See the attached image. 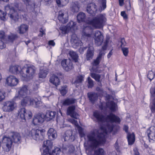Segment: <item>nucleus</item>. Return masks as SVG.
Instances as JSON below:
<instances>
[{
    "instance_id": "obj_1",
    "label": "nucleus",
    "mask_w": 155,
    "mask_h": 155,
    "mask_svg": "<svg viewBox=\"0 0 155 155\" xmlns=\"http://www.w3.org/2000/svg\"><path fill=\"white\" fill-rule=\"evenodd\" d=\"M97 130L91 132L87 136L88 140L84 143V145L87 155H105V152L102 148L94 150L100 144L105 142L104 134H96Z\"/></svg>"
},
{
    "instance_id": "obj_2",
    "label": "nucleus",
    "mask_w": 155,
    "mask_h": 155,
    "mask_svg": "<svg viewBox=\"0 0 155 155\" xmlns=\"http://www.w3.org/2000/svg\"><path fill=\"white\" fill-rule=\"evenodd\" d=\"M93 115L99 123L101 124L99 129H95L91 132L96 130L97 132L96 134H97L106 135L107 133H110L114 128L113 123H119L120 122V118L112 113L105 117L100 112L96 110L93 112Z\"/></svg>"
},
{
    "instance_id": "obj_3",
    "label": "nucleus",
    "mask_w": 155,
    "mask_h": 155,
    "mask_svg": "<svg viewBox=\"0 0 155 155\" xmlns=\"http://www.w3.org/2000/svg\"><path fill=\"white\" fill-rule=\"evenodd\" d=\"M106 21V18L104 15L100 14L92 20H89L87 21L88 24L83 26L82 29L83 37L90 38L93 33V29L90 25H91L96 28L103 27V24Z\"/></svg>"
},
{
    "instance_id": "obj_4",
    "label": "nucleus",
    "mask_w": 155,
    "mask_h": 155,
    "mask_svg": "<svg viewBox=\"0 0 155 155\" xmlns=\"http://www.w3.org/2000/svg\"><path fill=\"white\" fill-rule=\"evenodd\" d=\"M5 11L8 14L12 21L16 22L19 19V15L17 11L15 10L12 7L9 5H7L5 7Z\"/></svg>"
},
{
    "instance_id": "obj_5",
    "label": "nucleus",
    "mask_w": 155,
    "mask_h": 155,
    "mask_svg": "<svg viewBox=\"0 0 155 155\" xmlns=\"http://www.w3.org/2000/svg\"><path fill=\"white\" fill-rule=\"evenodd\" d=\"M45 132L44 130L33 129L31 131L30 134L34 140L37 141L42 140L44 137Z\"/></svg>"
},
{
    "instance_id": "obj_6",
    "label": "nucleus",
    "mask_w": 155,
    "mask_h": 155,
    "mask_svg": "<svg viewBox=\"0 0 155 155\" xmlns=\"http://www.w3.org/2000/svg\"><path fill=\"white\" fill-rule=\"evenodd\" d=\"M28 86H24L20 89L19 92V97L20 98L22 97L23 98L21 101V104L23 106H24L27 103L29 99L28 97L27 96Z\"/></svg>"
},
{
    "instance_id": "obj_7",
    "label": "nucleus",
    "mask_w": 155,
    "mask_h": 155,
    "mask_svg": "<svg viewBox=\"0 0 155 155\" xmlns=\"http://www.w3.org/2000/svg\"><path fill=\"white\" fill-rule=\"evenodd\" d=\"M76 23L73 21H70L66 26L61 27V29L64 34H65L69 32H74L76 30Z\"/></svg>"
},
{
    "instance_id": "obj_8",
    "label": "nucleus",
    "mask_w": 155,
    "mask_h": 155,
    "mask_svg": "<svg viewBox=\"0 0 155 155\" xmlns=\"http://www.w3.org/2000/svg\"><path fill=\"white\" fill-rule=\"evenodd\" d=\"M2 143L6 151H9L12 147L13 141L9 137L4 136L2 139Z\"/></svg>"
},
{
    "instance_id": "obj_9",
    "label": "nucleus",
    "mask_w": 155,
    "mask_h": 155,
    "mask_svg": "<svg viewBox=\"0 0 155 155\" xmlns=\"http://www.w3.org/2000/svg\"><path fill=\"white\" fill-rule=\"evenodd\" d=\"M15 102L13 101H7L3 104L2 109L4 111L10 112L15 108Z\"/></svg>"
},
{
    "instance_id": "obj_10",
    "label": "nucleus",
    "mask_w": 155,
    "mask_h": 155,
    "mask_svg": "<svg viewBox=\"0 0 155 155\" xmlns=\"http://www.w3.org/2000/svg\"><path fill=\"white\" fill-rule=\"evenodd\" d=\"M63 68L66 71L71 70L73 68V64L69 59H64L61 62Z\"/></svg>"
},
{
    "instance_id": "obj_11",
    "label": "nucleus",
    "mask_w": 155,
    "mask_h": 155,
    "mask_svg": "<svg viewBox=\"0 0 155 155\" xmlns=\"http://www.w3.org/2000/svg\"><path fill=\"white\" fill-rule=\"evenodd\" d=\"M94 41L95 44L97 46L101 45L103 41L104 37L99 31H95L94 34Z\"/></svg>"
},
{
    "instance_id": "obj_12",
    "label": "nucleus",
    "mask_w": 155,
    "mask_h": 155,
    "mask_svg": "<svg viewBox=\"0 0 155 155\" xmlns=\"http://www.w3.org/2000/svg\"><path fill=\"white\" fill-rule=\"evenodd\" d=\"M71 42L74 48H76L82 45L81 41L79 39L75 34H73L71 36Z\"/></svg>"
},
{
    "instance_id": "obj_13",
    "label": "nucleus",
    "mask_w": 155,
    "mask_h": 155,
    "mask_svg": "<svg viewBox=\"0 0 155 155\" xmlns=\"http://www.w3.org/2000/svg\"><path fill=\"white\" fill-rule=\"evenodd\" d=\"M68 17V13L65 12L64 10H61L59 12L58 18L62 23H65L67 22Z\"/></svg>"
},
{
    "instance_id": "obj_14",
    "label": "nucleus",
    "mask_w": 155,
    "mask_h": 155,
    "mask_svg": "<svg viewBox=\"0 0 155 155\" xmlns=\"http://www.w3.org/2000/svg\"><path fill=\"white\" fill-rule=\"evenodd\" d=\"M147 133L150 141L152 142L155 141V127L152 126L150 127Z\"/></svg>"
},
{
    "instance_id": "obj_15",
    "label": "nucleus",
    "mask_w": 155,
    "mask_h": 155,
    "mask_svg": "<svg viewBox=\"0 0 155 155\" xmlns=\"http://www.w3.org/2000/svg\"><path fill=\"white\" fill-rule=\"evenodd\" d=\"M86 10L88 13L94 16L97 11V6L95 3H90L87 5Z\"/></svg>"
},
{
    "instance_id": "obj_16",
    "label": "nucleus",
    "mask_w": 155,
    "mask_h": 155,
    "mask_svg": "<svg viewBox=\"0 0 155 155\" xmlns=\"http://www.w3.org/2000/svg\"><path fill=\"white\" fill-rule=\"evenodd\" d=\"M75 107L74 106L69 107L67 109V114L68 115L70 116L71 117L76 119L79 118V115L75 111Z\"/></svg>"
},
{
    "instance_id": "obj_17",
    "label": "nucleus",
    "mask_w": 155,
    "mask_h": 155,
    "mask_svg": "<svg viewBox=\"0 0 155 155\" xmlns=\"http://www.w3.org/2000/svg\"><path fill=\"white\" fill-rule=\"evenodd\" d=\"M6 81L7 84L11 86L16 85L18 82V79L15 76L10 75L7 78Z\"/></svg>"
},
{
    "instance_id": "obj_18",
    "label": "nucleus",
    "mask_w": 155,
    "mask_h": 155,
    "mask_svg": "<svg viewBox=\"0 0 155 155\" xmlns=\"http://www.w3.org/2000/svg\"><path fill=\"white\" fill-rule=\"evenodd\" d=\"M45 117V115L41 114L36 115L34 118L32 123L35 125H39V124L44 121Z\"/></svg>"
},
{
    "instance_id": "obj_19",
    "label": "nucleus",
    "mask_w": 155,
    "mask_h": 155,
    "mask_svg": "<svg viewBox=\"0 0 155 155\" xmlns=\"http://www.w3.org/2000/svg\"><path fill=\"white\" fill-rule=\"evenodd\" d=\"M65 141L69 140L70 141H73L75 139V137L72 135V132L71 130H68L65 132L64 136Z\"/></svg>"
},
{
    "instance_id": "obj_20",
    "label": "nucleus",
    "mask_w": 155,
    "mask_h": 155,
    "mask_svg": "<svg viewBox=\"0 0 155 155\" xmlns=\"http://www.w3.org/2000/svg\"><path fill=\"white\" fill-rule=\"evenodd\" d=\"M80 5L78 2H72L70 8L71 11L73 13L78 12L79 10Z\"/></svg>"
},
{
    "instance_id": "obj_21",
    "label": "nucleus",
    "mask_w": 155,
    "mask_h": 155,
    "mask_svg": "<svg viewBox=\"0 0 155 155\" xmlns=\"http://www.w3.org/2000/svg\"><path fill=\"white\" fill-rule=\"evenodd\" d=\"M48 138L51 140H53L57 137L56 131L53 128H50L48 132Z\"/></svg>"
},
{
    "instance_id": "obj_22",
    "label": "nucleus",
    "mask_w": 155,
    "mask_h": 155,
    "mask_svg": "<svg viewBox=\"0 0 155 155\" xmlns=\"http://www.w3.org/2000/svg\"><path fill=\"white\" fill-rule=\"evenodd\" d=\"M52 143L49 140H47L44 141L43 145V150L49 151L52 148Z\"/></svg>"
},
{
    "instance_id": "obj_23",
    "label": "nucleus",
    "mask_w": 155,
    "mask_h": 155,
    "mask_svg": "<svg viewBox=\"0 0 155 155\" xmlns=\"http://www.w3.org/2000/svg\"><path fill=\"white\" fill-rule=\"evenodd\" d=\"M20 73L23 78L24 80H26L29 75V68L28 67H24L22 69H21Z\"/></svg>"
},
{
    "instance_id": "obj_24",
    "label": "nucleus",
    "mask_w": 155,
    "mask_h": 155,
    "mask_svg": "<svg viewBox=\"0 0 155 155\" xmlns=\"http://www.w3.org/2000/svg\"><path fill=\"white\" fill-rule=\"evenodd\" d=\"M21 70V67L18 65L11 66L9 68V71L15 74L20 73Z\"/></svg>"
},
{
    "instance_id": "obj_25",
    "label": "nucleus",
    "mask_w": 155,
    "mask_h": 155,
    "mask_svg": "<svg viewBox=\"0 0 155 155\" xmlns=\"http://www.w3.org/2000/svg\"><path fill=\"white\" fill-rule=\"evenodd\" d=\"M102 54L101 53H100L99 55L97 58L94 60V62L93 63V66L92 68L91 69V72L93 71L97 72V68H95V66L99 64L100 63V60Z\"/></svg>"
},
{
    "instance_id": "obj_26",
    "label": "nucleus",
    "mask_w": 155,
    "mask_h": 155,
    "mask_svg": "<svg viewBox=\"0 0 155 155\" xmlns=\"http://www.w3.org/2000/svg\"><path fill=\"white\" fill-rule=\"evenodd\" d=\"M94 54V49L92 46L89 47L86 54V59L88 61L93 58Z\"/></svg>"
},
{
    "instance_id": "obj_27",
    "label": "nucleus",
    "mask_w": 155,
    "mask_h": 155,
    "mask_svg": "<svg viewBox=\"0 0 155 155\" xmlns=\"http://www.w3.org/2000/svg\"><path fill=\"white\" fill-rule=\"evenodd\" d=\"M49 81L51 83L55 85L56 87L59 85L60 83L58 77L55 75H52L50 77Z\"/></svg>"
},
{
    "instance_id": "obj_28",
    "label": "nucleus",
    "mask_w": 155,
    "mask_h": 155,
    "mask_svg": "<svg viewBox=\"0 0 155 155\" xmlns=\"http://www.w3.org/2000/svg\"><path fill=\"white\" fill-rule=\"evenodd\" d=\"M63 152L71 153L73 152L74 147L72 145H68L64 146L63 147Z\"/></svg>"
},
{
    "instance_id": "obj_29",
    "label": "nucleus",
    "mask_w": 155,
    "mask_h": 155,
    "mask_svg": "<svg viewBox=\"0 0 155 155\" xmlns=\"http://www.w3.org/2000/svg\"><path fill=\"white\" fill-rule=\"evenodd\" d=\"M26 114L25 109L24 108L20 109L18 111V116L21 119L22 121L24 122L25 120V115Z\"/></svg>"
},
{
    "instance_id": "obj_30",
    "label": "nucleus",
    "mask_w": 155,
    "mask_h": 155,
    "mask_svg": "<svg viewBox=\"0 0 155 155\" xmlns=\"http://www.w3.org/2000/svg\"><path fill=\"white\" fill-rule=\"evenodd\" d=\"M28 26L25 24H22L18 27V32L20 34H23L28 30Z\"/></svg>"
},
{
    "instance_id": "obj_31",
    "label": "nucleus",
    "mask_w": 155,
    "mask_h": 155,
    "mask_svg": "<svg viewBox=\"0 0 155 155\" xmlns=\"http://www.w3.org/2000/svg\"><path fill=\"white\" fill-rule=\"evenodd\" d=\"M12 137L13 139V142L18 143L21 140V138L20 134L17 132H13Z\"/></svg>"
},
{
    "instance_id": "obj_32",
    "label": "nucleus",
    "mask_w": 155,
    "mask_h": 155,
    "mask_svg": "<svg viewBox=\"0 0 155 155\" xmlns=\"http://www.w3.org/2000/svg\"><path fill=\"white\" fill-rule=\"evenodd\" d=\"M106 106L107 107H109L112 111H114L116 110V105L113 101L107 102Z\"/></svg>"
},
{
    "instance_id": "obj_33",
    "label": "nucleus",
    "mask_w": 155,
    "mask_h": 155,
    "mask_svg": "<svg viewBox=\"0 0 155 155\" xmlns=\"http://www.w3.org/2000/svg\"><path fill=\"white\" fill-rule=\"evenodd\" d=\"M127 138L129 144L132 145L133 144L135 141V135L134 134L128 133Z\"/></svg>"
},
{
    "instance_id": "obj_34",
    "label": "nucleus",
    "mask_w": 155,
    "mask_h": 155,
    "mask_svg": "<svg viewBox=\"0 0 155 155\" xmlns=\"http://www.w3.org/2000/svg\"><path fill=\"white\" fill-rule=\"evenodd\" d=\"M88 96L90 101L93 103L98 98L97 95L95 93H90L88 94Z\"/></svg>"
},
{
    "instance_id": "obj_35",
    "label": "nucleus",
    "mask_w": 155,
    "mask_h": 155,
    "mask_svg": "<svg viewBox=\"0 0 155 155\" xmlns=\"http://www.w3.org/2000/svg\"><path fill=\"white\" fill-rule=\"evenodd\" d=\"M76 100L73 98H69L65 99L63 103V105L64 106H68L74 104Z\"/></svg>"
},
{
    "instance_id": "obj_36",
    "label": "nucleus",
    "mask_w": 155,
    "mask_h": 155,
    "mask_svg": "<svg viewBox=\"0 0 155 155\" xmlns=\"http://www.w3.org/2000/svg\"><path fill=\"white\" fill-rule=\"evenodd\" d=\"M36 68L32 65H30V79L32 78L36 74Z\"/></svg>"
},
{
    "instance_id": "obj_37",
    "label": "nucleus",
    "mask_w": 155,
    "mask_h": 155,
    "mask_svg": "<svg viewBox=\"0 0 155 155\" xmlns=\"http://www.w3.org/2000/svg\"><path fill=\"white\" fill-rule=\"evenodd\" d=\"M48 74V71L45 68H41L40 72L38 73L39 78H44Z\"/></svg>"
},
{
    "instance_id": "obj_38",
    "label": "nucleus",
    "mask_w": 155,
    "mask_h": 155,
    "mask_svg": "<svg viewBox=\"0 0 155 155\" xmlns=\"http://www.w3.org/2000/svg\"><path fill=\"white\" fill-rule=\"evenodd\" d=\"M56 114V112L54 111H48L47 112L45 116V117L48 118V120L53 118L55 117Z\"/></svg>"
},
{
    "instance_id": "obj_39",
    "label": "nucleus",
    "mask_w": 155,
    "mask_h": 155,
    "mask_svg": "<svg viewBox=\"0 0 155 155\" xmlns=\"http://www.w3.org/2000/svg\"><path fill=\"white\" fill-rule=\"evenodd\" d=\"M86 15L85 14L82 12H80L77 16V19L79 22L84 21Z\"/></svg>"
},
{
    "instance_id": "obj_40",
    "label": "nucleus",
    "mask_w": 155,
    "mask_h": 155,
    "mask_svg": "<svg viewBox=\"0 0 155 155\" xmlns=\"http://www.w3.org/2000/svg\"><path fill=\"white\" fill-rule=\"evenodd\" d=\"M96 90L98 91L99 93L101 95L106 96L108 99L110 97V96L106 94V92L104 91L103 89L99 87H97L96 88Z\"/></svg>"
},
{
    "instance_id": "obj_41",
    "label": "nucleus",
    "mask_w": 155,
    "mask_h": 155,
    "mask_svg": "<svg viewBox=\"0 0 155 155\" xmlns=\"http://www.w3.org/2000/svg\"><path fill=\"white\" fill-rule=\"evenodd\" d=\"M40 102L38 101V99L35 97L31 98L30 99V105H34L35 104L34 107H36V105L39 104Z\"/></svg>"
},
{
    "instance_id": "obj_42",
    "label": "nucleus",
    "mask_w": 155,
    "mask_h": 155,
    "mask_svg": "<svg viewBox=\"0 0 155 155\" xmlns=\"http://www.w3.org/2000/svg\"><path fill=\"white\" fill-rule=\"evenodd\" d=\"M69 54L75 62L78 61V56L75 52L73 51H70Z\"/></svg>"
},
{
    "instance_id": "obj_43",
    "label": "nucleus",
    "mask_w": 155,
    "mask_h": 155,
    "mask_svg": "<svg viewBox=\"0 0 155 155\" xmlns=\"http://www.w3.org/2000/svg\"><path fill=\"white\" fill-rule=\"evenodd\" d=\"M69 0H56V2L59 6L66 5L69 2Z\"/></svg>"
},
{
    "instance_id": "obj_44",
    "label": "nucleus",
    "mask_w": 155,
    "mask_h": 155,
    "mask_svg": "<svg viewBox=\"0 0 155 155\" xmlns=\"http://www.w3.org/2000/svg\"><path fill=\"white\" fill-rule=\"evenodd\" d=\"M91 77L97 82L100 81V79L101 78V75L94 73H91L90 74Z\"/></svg>"
},
{
    "instance_id": "obj_45",
    "label": "nucleus",
    "mask_w": 155,
    "mask_h": 155,
    "mask_svg": "<svg viewBox=\"0 0 155 155\" xmlns=\"http://www.w3.org/2000/svg\"><path fill=\"white\" fill-rule=\"evenodd\" d=\"M84 77L82 75H79L77 76L76 80L74 81V84L75 85L77 86L78 84H79L83 80Z\"/></svg>"
},
{
    "instance_id": "obj_46",
    "label": "nucleus",
    "mask_w": 155,
    "mask_h": 155,
    "mask_svg": "<svg viewBox=\"0 0 155 155\" xmlns=\"http://www.w3.org/2000/svg\"><path fill=\"white\" fill-rule=\"evenodd\" d=\"M61 149L58 147H56L52 150L51 154L52 155H61Z\"/></svg>"
},
{
    "instance_id": "obj_47",
    "label": "nucleus",
    "mask_w": 155,
    "mask_h": 155,
    "mask_svg": "<svg viewBox=\"0 0 155 155\" xmlns=\"http://www.w3.org/2000/svg\"><path fill=\"white\" fill-rule=\"evenodd\" d=\"M67 90V86L66 85L63 86L62 87L61 89L60 90L61 93L63 96L66 94Z\"/></svg>"
},
{
    "instance_id": "obj_48",
    "label": "nucleus",
    "mask_w": 155,
    "mask_h": 155,
    "mask_svg": "<svg viewBox=\"0 0 155 155\" xmlns=\"http://www.w3.org/2000/svg\"><path fill=\"white\" fill-rule=\"evenodd\" d=\"M87 82L88 85L87 87L88 88H91L94 86V81L90 77L87 78Z\"/></svg>"
},
{
    "instance_id": "obj_49",
    "label": "nucleus",
    "mask_w": 155,
    "mask_h": 155,
    "mask_svg": "<svg viewBox=\"0 0 155 155\" xmlns=\"http://www.w3.org/2000/svg\"><path fill=\"white\" fill-rule=\"evenodd\" d=\"M155 75V73L152 70L149 71L147 74V77L150 79V81L152 80Z\"/></svg>"
},
{
    "instance_id": "obj_50",
    "label": "nucleus",
    "mask_w": 155,
    "mask_h": 155,
    "mask_svg": "<svg viewBox=\"0 0 155 155\" xmlns=\"http://www.w3.org/2000/svg\"><path fill=\"white\" fill-rule=\"evenodd\" d=\"M121 50L124 55L125 56H127L129 52L128 48L125 47H123L121 48Z\"/></svg>"
},
{
    "instance_id": "obj_51",
    "label": "nucleus",
    "mask_w": 155,
    "mask_h": 155,
    "mask_svg": "<svg viewBox=\"0 0 155 155\" xmlns=\"http://www.w3.org/2000/svg\"><path fill=\"white\" fill-rule=\"evenodd\" d=\"M5 16L6 14L0 10V19L3 21H5L6 19Z\"/></svg>"
},
{
    "instance_id": "obj_52",
    "label": "nucleus",
    "mask_w": 155,
    "mask_h": 155,
    "mask_svg": "<svg viewBox=\"0 0 155 155\" xmlns=\"http://www.w3.org/2000/svg\"><path fill=\"white\" fill-rule=\"evenodd\" d=\"M101 8L103 10H104L106 8V0H101Z\"/></svg>"
},
{
    "instance_id": "obj_53",
    "label": "nucleus",
    "mask_w": 155,
    "mask_h": 155,
    "mask_svg": "<svg viewBox=\"0 0 155 155\" xmlns=\"http://www.w3.org/2000/svg\"><path fill=\"white\" fill-rule=\"evenodd\" d=\"M150 108L152 112L155 113V98L153 100L152 105H151Z\"/></svg>"
},
{
    "instance_id": "obj_54",
    "label": "nucleus",
    "mask_w": 155,
    "mask_h": 155,
    "mask_svg": "<svg viewBox=\"0 0 155 155\" xmlns=\"http://www.w3.org/2000/svg\"><path fill=\"white\" fill-rule=\"evenodd\" d=\"M120 43L121 44L120 46L121 48L124 47V46H126L127 44L124 38L121 39Z\"/></svg>"
},
{
    "instance_id": "obj_55",
    "label": "nucleus",
    "mask_w": 155,
    "mask_h": 155,
    "mask_svg": "<svg viewBox=\"0 0 155 155\" xmlns=\"http://www.w3.org/2000/svg\"><path fill=\"white\" fill-rule=\"evenodd\" d=\"M78 132L81 137H83L84 135V134L83 131V129L81 127H78Z\"/></svg>"
},
{
    "instance_id": "obj_56",
    "label": "nucleus",
    "mask_w": 155,
    "mask_h": 155,
    "mask_svg": "<svg viewBox=\"0 0 155 155\" xmlns=\"http://www.w3.org/2000/svg\"><path fill=\"white\" fill-rule=\"evenodd\" d=\"M68 120L70 122L73 124H74L76 126H77L78 125V124L77 121L73 119H69Z\"/></svg>"
},
{
    "instance_id": "obj_57",
    "label": "nucleus",
    "mask_w": 155,
    "mask_h": 155,
    "mask_svg": "<svg viewBox=\"0 0 155 155\" xmlns=\"http://www.w3.org/2000/svg\"><path fill=\"white\" fill-rule=\"evenodd\" d=\"M5 93L4 91H0V101L3 100L5 98Z\"/></svg>"
},
{
    "instance_id": "obj_58",
    "label": "nucleus",
    "mask_w": 155,
    "mask_h": 155,
    "mask_svg": "<svg viewBox=\"0 0 155 155\" xmlns=\"http://www.w3.org/2000/svg\"><path fill=\"white\" fill-rule=\"evenodd\" d=\"M150 92L152 96L155 97V87L151 88Z\"/></svg>"
},
{
    "instance_id": "obj_59",
    "label": "nucleus",
    "mask_w": 155,
    "mask_h": 155,
    "mask_svg": "<svg viewBox=\"0 0 155 155\" xmlns=\"http://www.w3.org/2000/svg\"><path fill=\"white\" fill-rule=\"evenodd\" d=\"M20 6L19 4H18L17 3L15 4L14 5V8L12 7L17 12L18 11H20L21 10V9L19 7Z\"/></svg>"
},
{
    "instance_id": "obj_60",
    "label": "nucleus",
    "mask_w": 155,
    "mask_h": 155,
    "mask_svg": "<svg viewBox=\"0 0 155 155\" xmlns=\"http://www.w3.org/2000/svg\"><path fill=\"white\" fill-rule=\"evenodd\" d=\"M5 37V33L3 31H0V40L2 41Z\"/></svg>"
},
{
    "instance_id": "obj_61",
    "label": "nucleus",
    "mask_w": 155,
    "mask_h": 155,
    "mask_svg": "<svg viewBox=\"0 0 155 155\" xmlns=\"http://www.w3.org/2000/svg\"><path fill=\"white\" fill-rule=\"evenodd\" d=\"M121 15L123 17L124 19H127V16L126 13L125 12L122 11L121 12Z\"/></svg>"
},
{
    "instance_id": "obj_62",
    "label": "nucleus",
    "mask_w": 155,
    "mask_h": 155,
    "mask_svg": "<svg viewBox=\"0 0 155 155\" xmlns=\"http://www.w3.org/2000/svg\"><path fill=\"white\" fill-rule=\"evenodd\" d=\"M5 45L3 41L0 40V49H2L5 47Z\"/></svg>"
},
{
    "instance_id": "obj_63",
    "label": "nucleus",
    "mask_w": 155,
    "mask_h": 155,
    "mask_svg": "<svg viewBox=\"0 0 155 155\" xmlns=\"http://www.w3.org/2000/svg\"><path fill=\"white\" fill-rule=\"evenodd\" d=\"M45 4L46 5H48L51 3V0H42Z\"/></svg>"
},
{
    "instance_id": "obj_64",
    "label": "nucleus",
    "mask_w": 155,
    "mask_h": 155,
    "mask_svg": "<svg viewBox=\"0 0 155 155\" xmlns=\"http://www.w3.org/2000/svg\"><path fill=\"white\" fill-rule=\"evenodd\" d=\"M16 38V35H12L9 36L8 38L11 41H12Z\"/></svg>"
}]
</instances>
